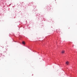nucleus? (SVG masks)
Listing matches in <instances>:
<instances>
[{"instance_id": "obj_3", "label": "nucleus", "mask_w": 77, "mask_h": 77, "mask_svg": "<svg viewBox=\"0 0 77 77\" xmlns=\"http://www.w3.org/2000/svg\"><path fill=\"white\" fill-rule=\"evenodd\" d=\"M22 44H24V45H25V42H22Z\"/></svg>"}, {"instance_id": "obj_1", "label": "nucleus", "mask_w": 77, "mask_h": 77, "mask_svg": "<svg viewBox=\"0 0 77 77\" xmlns=\"http://www.w3.org/2000/svg\"><path fill=\"white\" fill-rule=\"evenodd\" d=\"M65 53V51H62V54H63Z\"/></svg>"}, {"instance_id": "obj_2", "label": "nucleus", "mask_w": 77, "mask_h": 77, "mask_svg": "<svg viewBox=\"0 0 77 77\" xmlns=\"http://www.w3.org/2000/svg\"><path fill=\"white\" fill-rule=\"evenodd\" d=\"M66 63L67 65H68L69 64V62L68 61L66 62Z\"/></svg>"}]
</instances>
